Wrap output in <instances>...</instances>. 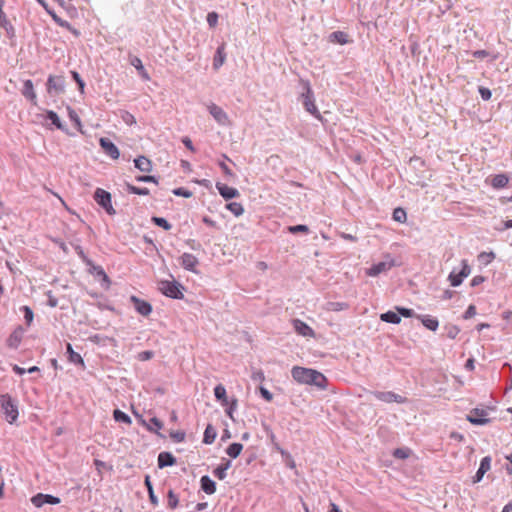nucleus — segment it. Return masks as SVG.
Here are the masks:
<instances>
[{"instance_id": "obj_2", "label": "nucleus", "mask_w": 512, "mask_h": 512, "mask_svg": "<svg viewBox=\"0 0 512 512\" xmlns=\"http://www.w3.org/2000/svg\"><path fill=\"white\" fill-rule=\"evenodd\" d=\"M0 405L5 414L6 420L10 424H13L19 415L16 401L12 399L10 395L4 394L0 396Z\"/></svg>"}, {"instance_id": "obj_59", "label": "nucleus", "mask_w": 512, "mask_h": 512, "mask_svg": "<svg viewBox=\"0 0 512 512\" xmlns=\"http://www.w3.org/2000/svg\"><path fill=\"white\" fill-rule=\"evenodd\" d=\"M476 315V307L474 305H469L467 310L465 311L463 317L464 319H469Z\"/></svg>"}, {"instance_id": "obj_63", "label": "nucleus", "mask_w": 512, "mask_h": 512, "mask_svg": "<svg viewBox=\"0 0 512 512\" xmlns=\"http://www.w3.org/2000/svg\"><path fill=\"white\" fill-rule=\"evenodd\" d=\"M47 304H48L50 307H52V308H54V307H56V306L58 305V300H57V298H56V297H54V296L51 294V292H49V293H48V302H47Z\"/></svg>"}, {"instance_id": "obj_48", "label": "nucleus", "mask_w": 512, "mask_h": 512, "mask_svg": "<svg viewBox=\"0 0 512 512\" xmlns=\"http://www.w3.org/2000/svg\"><path fill=\"white\" fill-rule=\"evenodd\" d=\"M397 312L399 313V316H403L406 318L410 317H416L415 312L413 309L405 308V307H396Z\"/></svg>"}, {"instance_id": "obj_44", "label": "nucleus", "mask_w": 512, "mask_h": 512, "mask_svg": "<svg viewBox=\"0 0 512 512\" xmlns=\"http://www.w3.org/2000/svg\"><path fill=\"white\" fill-rule=\"evenodd\" d=\"M152 221L155 225H157L165 230H170L172 227L171 224L165 218H162V217H153Z\"/></svg>"}, {"instance_id": "obj_4", "label": "nucleus", "mask_w": 512, "mask_h": 512, "mask_svg": "<svg viewBox=\"0 0 512 512\" xmlns=\"http://www.w3.org/2000/svg\"><path fill=\"white\" fill-rule=\"evenodd\" d=\"M303 105L307 112L316 117L317 119H321V114L318 111L317 106L315 105L314 93L311 89L309 83L305 84V91L302 93Z\"/></svg>"}, {"instance_id": "obj_53", "label": "nucleus", "mask_w": 512, "mask_h": 512, "mask_svg": "<svg viewBox=\"0 0 512 512\" xmlns=\"http://www.w3.org/2000/svg\"><path fill=\"white\" fill-rule=\"evenodd\" d=\"M207 23L210 27H214L218 23V14L216 12H210L207 15Z\"/></svg>"}, {"instance_id": "obj_17", "label": "nucleus", "mask_w": 512, "mask_h": 512, "mask_svg": "<svg viewBox=\"0 0 512 512\" xmlns=\"http://www.w3.org/2000/svg\"><path fill=\"white\" fill-rule=\"evenodd\" d=\"M293 327L299 335L304 337H313L315 334L309 325L299 319L293 320Z\"/></svg>"}, {"instance_id": "obj_3", "label": "nucleus", "mask_w": 512, "mask_h": 512, "mask_svg": "<svg viewBox=\"0 0 512 512\" xmlns=\"http://www.w3.org/2000/svg\"><path fill=\"white\" fill-rule=\"evenodd\" d=\"M159 290L167 297L173 299L183 298V286L176 281L162 280L159 282Z\"/></svg>"}, {"instance_id": "obj_22", "label": "nucleus", "mask_w": 512, "mask_h": 512, "mask_svg": "<svg viewBox=\"0 0 512 512\" xmlns=\"http://www.w3.org/2000/svg\"><path fill=\"white\" fill-rule=\"evenodd\" d=\"M22 94L25 98L30 100L33 104L36 103V94L34 91V85L30 79H27L24 81Z\"/></svg>"}, {"instance_id": "obj_23", "label": "nucleus", "mask_w": 512, "mask_h": 512, "mask_svg": "<svg viewBox=\"0 0 512 512\" xmlns=\"http://www.w3.org/2000/svg\"><path fill=\"white\" fill-rule=\"evenodd\" d=\"M201 489L206 494H214L216 491V483L208 475H204L200 479Z\"/></svg>"}, {"instance_id": "obj_32", "label": "nucleus", "mask_w": 512, "mask_h": 512, "mask_svg": "<svg viewBox=\"0 0 512 512\" xmlns=\"http://www.w3.org/2000/svg\"><path fill=\"white\" fill-rule=\"evenodd\" d=\"M508 177L505 174L495 175L492 179V186L496 189L504 188L508 184Z\"/></svg>"}, {"instance_id": "obj_41", "label": "nucleus", "mask_w": 512, "mask_h": 512, "mask_svg": "<svg viewBox=\"0 0 512 512\" xmlns=\"http://www.w3.org/2000/svg\"><path fill=\"white\" fill-rule=\"evenodd\" d=\"M127 190L129 193L136 194V195H148L149 194L148 188H140V187H136L131 184H127Z\"/></svg>"}, {"instance_id": "obj_54", "label": "nucleus", "mask_w": 512, "mask_h": 512, "mask_svg": "<svg viewBox=\"0 0 512 512\" xmlns=\"http://www.w3.org/2000/svg\"><path fill=\"white\" fill-rule=\"evenodd\" d=\"M251 378L255 382H262L265 380V375L262 370H254L251 374Z\"/></svg>"}, {"instance_id": "obj_9", "label": "nucleus", "mask_w": 512, "mask_h": 512, "mask_svg": "<svg viewBox=\"0 0 512 512\" xmlns=\"http://www.w3.org/2000/svg\"><path fill=\"white\" fill-rule=\"evenodd\" d=\"M467 420L474 425H485L490 421L487 411L479 408L471 410L467 415Z\"/></svg>"}, {"instance_id": "obj_57", "label": "nucleus", "mask_w": 512, "mask_h": 512, "mask_svg": "<svg viewBox=\"0 0 512 512\" xmlns=\"http://www.w3.org/2000/svg\"><path fill=\"white\" fill-rule=\"evenodd\" d=\"M260 395L268 402L272 401L273 395L272 393L266 389L264 386L259 387Z\"/></svg>"}, {"instance_id": "obj_45", "label": "nucleus", "mask_w": 512, "mask_h": 512, "mask_svg": "<svg viewBox=\"0 0 512 512\" xmlns=\"http://www.w3.org/2000/svg\"><path fill=\"white\" fill-rule=\"evenodd\" d=\"M348 305L344 302H329L327 303V309L330 311H342L345 310Z\"/></svg>"}, {"instance_id": "obj_30", "label": "nucleus", "mask_w": 512, "mask_h": 512, "mask_svg": "<svg viewBox=\"0 0 512 512\" xmlns=\"http://www.w3.org/2000/svg\"><path fill=\"white\" fill-rule=\"evenodd\" d=\"M380 319L384 322L392 324H399L401 322V317L399 316V313L393 311H387L381 314Z\"/></svg>"}, {"instance_id": "obj_31", "label": "nucleus", "mask_w": 512, "mask_h": 512, "mask_svg": "<svg viewBox=\"0 0 512 512\" xmlns=\"http://www.w3.org/2000/svg\"><path fill=\"white\" fill-rule=\"evenodd\" d=\"M217 436V432L215 430V428L209 424L207 425L205 431H204V436H203V442L205 444H212L215 440Z\"/></svg>"}, {"instance_id": "obj_43", "label": "nucleus", "mask_w": 512, "mask_h": 512, "mask_svg": "<svg viewBox=\"0 0 512 512\" xmlns=\"http://www.w3.org/2000/svg\"><path fill=\"white\" fill-rule=\"evenodd\" d=\"M449 281H450V284L454 287H457L459 286L464 278L463 277H460V274L459 273H456L455 271H452L450 274H449V277H448Z\"/></svg>"}, {"instance_id": "obj_7", "label": "nucleus", "mask_w": 512, "mask_h": 512, "mask_svg": "<svg viewBox=\"0 0 512 512\" xmlns=\"http://www.w3.org/2000/svg\"><path fill=\"white\" fill-rule=\"evenodd\" d=\"M208 111L211 114V116L214 118V120L222 126H228L230 125V120L227 115V113L218 105L214 103H210L208 106Z\"/></svg>"}, {"instance_id": "obj_62", "label": "nucleus", "mask_w": 512, "mask_h": 512, "mask_svg": "<svg viewBox=\"0 0 512 512\" xmlns=\"http://www.w3.org/2000/svg\"><path fill=\"white\" fill-rule=\"evenodd\" d=\"M153 357V352L152 351H143L139 354V359L142 360V361H146V360H149Z\"/></svg>"}, {"instance_id": "obj_60", "label": "nucleus", "mask_w": 512, "mask_h": 512, "mask_svg": "<svg viewBox=\"0 0 512 512\" xmlns=\"http://www.w3.org/2000/svg\"><path fill=\"white\" fill-rule=\"evenodd\" d=\"M136 180L138 182H154V183H157V179L155 178V176H152V175L138 176V177H136Z\"/></svg>"}, {"instance_id": "obj_38", "label": "nucleus", "mask_w": 512, "mask_h": 512, "mask_svg": "<svg viewBox=\"0 0 512 512\" xmlns=\"http://www.w3.org/2000/svg\"><path fill=\"white\" fill-rule=\"evenodd\" d=\"M113 416L117 422H123L126 424L131 423V418L126 413H124L123 411H121L119 409L114 410Z\"/></svg>"}, {"instance_id": "obj_11", "label": "nucleus", "mask_w": 512, "mask_h": 512, "mask_svg": "<svg viewBox=\"0 0 512 512\" xmlns=\"http://www.w3.org/2000/svg\"><path fill=\"white\" fill-rule=\"evenodd\" d=\"M65 82L61 76H49L47 80V90L49 93H62L64 92Z\"/></svg>"}, {"instance_id": "obj_5", "label": "nucleus", "mask_w": 512, "mask_h": 512, "mask_svg": "<svg viewBox=\"0 0 512 512\" xmlns=\"http://www.w3.org/2000/svg\"><path fill=\"white\" fill-rule=\"evenodd\" d=\"M94 200L101 206L109 215H115L116 211L111 203V194L104 189L97 188L94 192Z\"/></svg>"}, {"instance_id": "obj_29", "label": "nucleus", "mask_w": 512, "mask_h": 512, "mask_svg": "<svg viewBox=\"0 0 512 512\" xmlns=\"http://www.w3.org/2000/svg\"><path fill=\"white\" fill-rule=\"evenodd\" d=\"M214 395H215V398L221 402V404L223 406H226L229 404V401H228V398H227V395H226V389L223 385L221 384H218L215 388H214Z\"/></svg>"}, {"instance_id": "obj_61", "label": "nucleus", "mask_w": 512, "mask_h": 512, "mask_svg": "<svg viewBox=\"0 0 512 512\" xmlns=\"http://www.w3.org/2000/svg\"><path fill=\"white\" fill-rule=\"evenodd\" d=\"M3 4H4V1L0 0V25L1 26H5L7 24L6 15H5V13L3 12V9H2Z\"/></svg>"}, {"instance_id": "obj_46", "label": "nucleus", "mask_w": 512, "mask_h": 512, "mask_svg": "<svg viewBox=\"0 0 512 512\" xmlns=\"http://www.w3.org/2000/svg\"><path fill=\"white\" fill-rule=\"evenodd\" d=\"M287 229L291 234H297L299 232L308 233V231H309L308 226L303 225V224L289 226Z\"/></svg>"}, {"instance_id": "obj_33", "label": "nucleus", "mask_w": 512, "mask_h": 512, "mask_svg": "<svg viewBox=\"0 0 512 512\" xmlns=\"http://www.w3.org/2000/svg\"><path fill=\"white\" fill-rule=\"evenodd\" d=\"M242 449H243V445L241 443H232L227 447L226 453L231 458H237L240 455Z\"/></svg>"}, {"instance_id": "obj_58", "label": "nucleus", "mask_w": 512, "mask_h": 512, "mask_svg": "<svg viewBox=\"0 0 512 512\" xmlns=\"http://www.w3.org/2000/svg\"><path fill=\"white\" fill-rule=\"evenodd\" d=\"M122 119L128 125H132V124L136 123L135 117L129 112H124Z\"/></svg>"}, {"instance_id": "obj_42", "label": "nucleus", "mask_w": 512, "mask_h": 512, "mask_svg": "<svg viewBox=\"0 0 512 512\" xmlns=\"http://www.w3.org/2000/svg\"><path fill=\"white\" fill-rule=\"evenodd\" d=\"M411 450L408 448H397L393 452V456L398 459H406L410 456Z\"/></svg>"}, {"instance_id": "obj_13", "label": "nucleus", "mask_w": 512, "mask_h": 512, "mask_svg": "<svg viewBox=\"0 0 512 512\" xmlns=\"http://www.w3.org/2000/svg\"><path fill=\"white\" fill-rule=\"evenodd\" d=\"M491 461L492 459L490 456H485L481 459L480 466L473 477V483H478L483 479L485 473L491 468Z\"/></svg>"}, {"instance_id": "obj_36", "label": "nucleus", "mask_w": 512, "mask_h": 512, "mask_svg": "<svg viewBox=\"0 0 512 512\" xmlns=\"http://www.w3.org/2000/svg\"><path fill=\"white\" fill-rule=\"evenodd\" d=\"M167 498H168V507L172 510L176 509L177 506H178V503H179V498L178 496L174 493V491L172 489H170L167 493Z\"/></svg>"}, {"instance_id": "obj_15", "label": "nucleus", "mask_w": 512, "mask_h": 512, "mask_svg": "<svg viewBox=\"0 0 512 512\" xmlns=\"http://www.w3.org/2000/svg\"><path fill=\"white\" fill-rule=\"evenodd\" d=\"M198 259L191 253H184L180 257V264L188 271L196 272V266L198 265Z\"/></svg>"}, {"instance_id": "obj_21", "label": "nucleus", "mask_w": 512, "mask_h": 512, "mask_svg": "<svg viewBox=\"0 0 512 512\" xmlns=\"http://www.w3.org/2000/svg\"><path fill=\"white\" fill-rule=\"evenodd\" d=\"M416 318L429 330L436 331L439 327L437 318L430 315H416Z\"/></svg>"}, {"instance_id": "obj_35", "label": "nucleus", "mask_w": 512, "mask_h": 512, "mask_svg": "<svg viewBox=\"0 0 512 512\" xmlns=\"http://www.w3.org/2000/svg\"><path fill=\"white\" fill-rule=\"evenodd\" d=\"M226 208L235 216H241L244 213V208L241 203L231 202L226 205Z\"/></svg>"}, {"instance_id": "obj_1", "label": "nucleus", "mask_w": 512, "mask_h": 512, "mask_svg": "<svg viewBox=\"0 0 512 512\" xmlns=\"http://www.w3.org/2000/svg\"><path fill=\"white\" fill-rule=\"evenodd\" d=\"M291 375L300 384L315 385L319 388L325 387V376L316 370L295 366L291 370Z\"/></svg>"}, {"instance_id": "obj_28", "label": "nucleus", "mask_w": 512, "mask_h": 512, "mask_svg": "<svg viewBox=\"0 0 512 512\" xmlns=\"http://www.w3.org/2000/svg\"><path fill=\"white\" fill-rule=\"evenodd\" d=\"M231 467V461L230 460H224L218 467H216L213 471V474L215 477H217L219 480H223L226 478L227 473L226 471Z\"/></svg>"}, {"instance_id": "obj_27", "label": "nucleus", "mask_w": 512, "mask_h": 512, "mask_svg": "<svg viewBox=\"0 0 512 512\" xmlns=\"http://www.w3.org/2000/svg\"><path fill=\"white\" fill-rule=\"evenodd\" d=\"M329 40L332 43H338L341 45H345L349 43V36L347 33L343 31H334L329 35Z\"/></svg>"}, {"instance_id": "obj_39", "label": "nucleus", "mask_w": 512, "mask_h": 512, "mask_svg": "<svg viewBox=\"0 0 512 512\" xmlns=\"http://www.w3.org/2000/svg\"><path fill=\"white\" fill-rule=\"evenodd\" d=\"M20 310L23 312V316H24V320H25L26 324L28 326H30L33 321V318H34V313H33L32 309L29 306H22L20 308Z\"/></svg>"}, {"instance_id": "obj_40", "label": "nucleus", "mask_w": 512, "mask_h": 512, "mask_svg": "<svg viewBox=\"0 0 512 512\" xmlns=\"http://www.w3.org/2000/svg\"><path fill=\"white\" fill-rule=\"evenodd\" d=\"M407 215L404 209L396 208L393 211V219L397 222L403 223L406 221Z\"/></svg>"}, {"instance_id": "obj_55", "label": "nucleus", "mask_w": 512, "mask_h": 512, "mask_svg": "<svg viewBox=\"0 0 512 512\" xmlns=\"http://www.w3.org/2000/svg\"><path fill=\"white\" fill-rule=\"evenodd\" d=\"M458 273L460 274V277L463 278L468 277V275L471 273V268L465 260L462 261V268Z\"/></svg>"}, {"instance_id": "obj_24", "label": "nucleus", "mask_w": 512, "mask_h": 512, "mask_svg": "<svg viewBox=\"0 0 512 512\" xmlns=\"http://www.w3.org/2000/svg\"><path fill=\"white\" fill-rule=\"evenodd\" d=\"M225 59H226V53H225L224 44H222L221 46H219L217 48L216 53L214 55L213 68L215 70H218L224 64Z\"/></svg>"}, {"instance_id": "obj_14", "label": "nucleus", "mask_w": 512, "mask_h": 512, "mask_svg": "<svg viewBox=\"0 0 512 512\" xmlns=\"http://www.w3.org/2000/svg\"><path fill=\"white\" fill-rule=\"evenodd\" d=\"M216 188L219 194L225 199L230 200L239 196V191L236 188L229 187L221 182L216 183Z\"/></svg>"}, {"instance_id": "obj_8", "label": "nucleus", "mask_w": 512, "mask_h": 512, "mask_svg": "<svg viewBox=\"0 0 512 512\" xmlns=\"http://www.w3.org/2000/svg\"><path fill=\"white\" fill-rule=\"evenodd\" d=\"M395 266V261L393 259L385 260L373 264L367 271L366 274L371 277H376L381 273L389 271L392 267Z\"/></svg>"}, {"instance_id": "obj_25", "label": "nucleus", "mask_w": 512, "mask_h": 512, "mask_svg": "<svg viewBox=\"0 0 512 512\" xmlns=\"http://www.w3.org/2000/svg\"><path fill=\"white\" fill-rule=\"evenodd\" d=\"M66 352L68 354L69 362H71L75 365H80L82 367L84 366V361H83L81 355L73 350V347L70 343L66 344Z\"/></svg>"}, {"instance_id": "obj_10", "label": "nucleus", "mask_w": 512, "mask_h": 512, "mask_svg": "<svg viewBox=\"0 0 512 512\" xmlns=\"http://www.w3.org/2000/svg\"><path fill=\"white\" fill-rule=\"evenodd\" d=\"M31 502L35 507H42L44 504L57 505L61 502L59 497L38 493L31 498Z\"/></svg>"}, {"instance_id": "obj_51", "label": "nucleus", "mask_w": 512, "mask_h": 512, "mask_svg": "<svg viewBox=\"0 0 512 512\" xmlns=\"http://www.w3.org/2000/svg\"><path fill=\"white\" fill-rule=\"evenodd\" d=\"M170 436H171V438H172L175 442L180 443V442H183V441L185 440V436H186V434H185V432H184V431H180V430H178V431H173V432H171V433H170Z\"/></svg>"}, {"instance_id": "obj_37", "label": "nucleus", "mask_w": 512, "mask_h": 512, "mask_svg": "<svg viewBox=\"0 0 512 512\" xmlns=\"http://www.w3.org/2000/svg\"><path fill=\"white\" fill-rule=\"evenodd\" d=\"M47 119L51 121V123L57 128V129H63V125L61 123V120L56 112L49 110L47 111Z\"/></svg>"}, {"instance_id": "obj_52", "label": "nucleus", "mask_w": 512, "mask_h": 512, "mask_svg": "<svg viewBox=\"0 0 512 512\" xmlns=\"http://www.w3.org/2000/svg\"><path fill=\"white\" fill-rule=\"evenodd\" d=\"M227 406V409H226V414L232 419L234 420V417H233V412L236 410V407H237V400L236 399H233L231 402H229Z\"/></svg>"}, {"instance_id": "obj_34", "label": "nucleus", "mask_w": 512, "mask_h": 512, "mask_svg": "<svg viewBox=\"0 0 512 512\" xmlns=\"http://www.w3.org/2000/svg\"><path fill=\"white\" fill-rule=\"evenodd\" d=\"M145 486L147 487V491H148L150 502L153 505H157L158 504V498L154 494V490H153V486H152V483H151V480H150V476H148V475L145 477Z\"/></svg>"}, {"instance_id": "obj_6", "label": "nucleus", "mask_w": 512, "mask_h": 512, "mask_svg": "<svg viewBox=\"0 0 512 512\" xmlns=\"http://www.w3.org/2000/svg\"><path fill=\"white\" fill-rule=\"evenodd\" d=\"M371 394L379 401L384 403H398L403 404L407 401L405 397L392 391H373Z\"/></svg>"}, {"instance_id": "obj_19", "label": "nucleus", "mask_w": 512, "mask_h": 512, "mask_svg": "<svg viewBox=\"0 0 512 512\" xmlns=\"http://www.w3.org/2000/svg\"><path fill=\"white\" fill-rule=\"evenodd\" d=\"M129 62L138 71L139 75L141 76V78L143 80H145V81L150 80V76H149L148 72L146 71V69L144 68V65L139 57L132 56V57H130Z\"/></svg>"}, {"instance_id": "obj_56", "label": "nucleus", "mask_w": 512, "mask_h": 512, "mask_svg": "<svg viewBox=\"0 0 512 512\" xmlns=\"http://www.w3.org/2000/svg\"><path fill=\"white\" fill-rule=\"evenodd\" d=\"M479 93H480L481 98L485 101L490 100V98L492 96L491 90L489 88L482 87V86L479 87Z\"/></svg>"}, {"instance_id": "obj_49", "label": "nucleus", "mask_w": 512, "mask_h": 512, "mask_svg": "<svg viewBox=\"0 0 512 512\" xmlns=\"http://www.w3.org/2000/svg\"><path fill=\"white\" fill-rule=\"evenodd\" d=\"M48 14L52 17V19H53V20H54V21H55L59 26H61V27H66V28H70V24H69L67 21H65V20L61 19L60 17H58L54 11H48Z\"/></svg>"}, {"instance_id": "obj_12", "label": "nucleus", "mask_w": 512, "mask_h": 512, "mask_svg": "<svg viewBox=\"0 0 512 512\" xmlns=\"http://www.w3.org/2000/svg\"><path fill=\"white\" fill-rule=\"evenodd\" d=\"M100 146L104 150V152L110 156L112 159H118L120 156L119 149L117 146L111 142L108 138L102 137L99 140Z\"/></svg>"}, {"instance_id": "obj_26", "label": "nucleus", "mask_w": 512, "mask_h": 512, "mask_svg": "<svg viewBox=\"0 0 512 512\" xmlns=\"http://www.w3.org/2000/svg\"><path fill=\"white\" fill-rule=\"evenodd\" d=\"M134 165L142 172H150L152 170V163L145 156H139L134 159Z\"/></svg>"}, {"instance_id": "obj_47", "label": "nucleus", "mask_w": 512, "mask_h": 512, "mask_svg": "<svg viewBox=\"0 0 512 512\" xmlns=\"http://www.w3.org/2000/svg\"><path fill=\"white\" fill-rule=\"evenodd\" d=\"M71 75H72V78L77 83L79 91L81 93H84L85 83H84L83 79L81 78L80 74L76 71H71Z\"/></svg>"}, {"instance_id": "obj_64", "label": "nucleus", "mask_w": 512, "mask_h": 512, "mask_svg": "<svg viewBox=\"0 0 512 512\" xmlns=\"http://www.w3.org/2000/svg\"><path fill=\"white\" fill-rule=\"evenodd\" d=\"M473 56L478 59H482L488 56V52L486 50H476L473 52Z\"/></svg>"}, {"instance_id": "obj_50", "label": "nucleus", "mask_w": 512, "mask_h": 512, "mask_svg": "<svg viewBox=\"0 0 512 512\" xmlns=\"http://www.w3.org/2000/svg\"><path fill=\"white\" fill-rule=\"evenodd\" d=\"M172 192L176 196H181L185 198H190L192 196V192L183 187L175 188Z\"/></svg>"}, {"instance_id": "obj_20", "label": "nucleus", "mask_w": 512, "mask_h": 512, "mask_svg": "<svg viewBox=\"0 0 512 512\" xmlns=\"http://www.w3.org/2000/svg\"><path fill=\"white\" fill-rule=\"evenodd\" d=\"M176 463V458L170 452H161L158 455V467L160 469L173 466Z\"/></svg>"}, {"instance_id": "obj_16", "label": "nucleus", "mask_w": 512, "mask_h": 512, "mask_svg": "<svg viewBox=\"0 0 512 512\" xmlns=\"http://www.w3.org/2000/svg\"><path fill=\"white\" fill-rule=\"evenodd\" d=\"M25 333V330L23 327L18 326L14 329V331L10 334V336L7 339V345L10 348L16 349L20 345L23 335Z\"/></svg>"}, {"instance_id": "obj_18", "label": "nucleus", "mask_w": 512, "mask_h": 512, "mask_svg": "<svg viewBox=\"0 0 512 512\" xmlns=\"http://www.w3.org/2000/svg\"><path fill=\"white\" fill-rule=\"evenodd\" d=\"M131 300L133 301V303L135 305V309L139 314H141L143 316H148L152 312V306L150 303H148L144 300L138 299L135 296H132Z\"/></svg>"}]
</instances>
